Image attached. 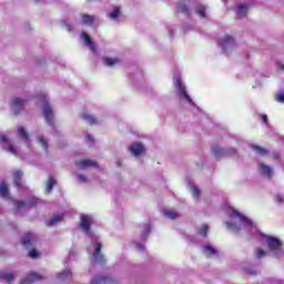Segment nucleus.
Here are the masks:
<instances>
[{
  "mask_svg": "<svg viewBox=\"0 0 284 284\" xmlns=\"http://www.w3.org/2000/svg\"><path fill=\"white\" fill-rule=\"evenodd\" d=\"M229 213L235 219V222H225L230 231H245L246 233H251V235L257 240H262L264 237L270 255L273 257H282L284 255L283 242H281L278 237L261 233L256 224L252 222L250 217H246V215H242L236 209H229Z\"/></svg>",
  "mask_w": 284,
  "mask_h": 284,
  "instance_id": "f257e3e1",
  "label": "nucleus"
},
{
  "mask_svg": "<svg viewBox=\"0 0 284 284\" xmlns=\"http://www.w3.org/2000/svg\"><path fill=\"white\" fill-rule=\"evenodd\" d=\"M93 222L94 220L92 215H81L80 227L87 233L93 244L92 262H97V264H105V257L103 253H101V240H99V237L91 231V224H93Z\"/></svg>",
  "mask_w": 284,
  "mask_h": 284,
  "instance_id": "f03ea898",
  "label": "nucleus"
},
{
  "mask_svg": "<svg viewBox=\"0 0 284 284\" xmlns=\"http://www.w3.org/2000/svg\"><path fill=\"white\" fill-rule=\"evenodd\" d=\"M37 103L42 105V114L44 116L45 123L50 125L51 128H54V119H55V113L49 103V97L45 94V92H40L37 95Z\"/></svg>",
  "mask_w": 284,
  "mask_h": 284,
  "instance_id": "7ed1b4c3",
  "label": "nucleus"
},
{
  "mask_svg": "<svg viewBox=\"0 0 284 284\" xmlns=\"http://www.w3.org/2000/svg\"><path fill=\"white\" fill-rule=\"evenodd\" d=\"M173 83L176 88L180 99H183L184 101H186V103H190V105H195L193 99L190 97V94H187L186 85L185 83H183L181 77H174Z\"/></svg>",
  "mask_w": 284,
  "mask_h": 284,
  "instance_id": "20e7f679",
  "label": "nucleus"
},
{
  "mask_svg": "<svg viewBox=\"0 0 284 284\" xmlns=\"http://www.w3.org/2000/svg\"><path fill=\"white\" fill-rule=\"evenodd\" d=\"M219 47L222 49V52L227 53L236 47V41L231 34H225L219 40Z\"/></svg>",
  "mask_w": 284,
  "mask_h": 284,
  "instance_id": "39448f33",
  "label": "nucleus"
},
{
  "mask_svg": "<svg viewBox=\"0 0 284 284\" xmlns=\"http://www.w3.org/2000/svg\"><path fill=\"white\" fill-rule=\"evenodd\" d=\"M29 99H21L20 97H14L11 101V111L13 114H21L27 105Z\"/></svg>",
  "mask_w": 284,
  "mask_h": 284,
  "instance_id": "423d86ee",
  "label": "nucleus"
},
{
  "mask_svg": "<svg viewBox=\"0 0 284 284\" xmlns=\"http://www.w3.org/2000/svg\"><path fill=\"white\" fill-rule=\"evenodd\" d=\"M212 152L215 155V159H222V156H233V154H236V150L234 148L223 149L219 145H214L212 148Z\"/></svg>",
  "mask_w": 284,
  "mask_h": 284,
  "instance_id": "0eeeda50",
  "label": "nucleus"
},
{
  "mask_svg": "<svg viewBox=\"0 0 284 284\" xmlns=\"http://www.w3.org/2000/svg\"><path fill=\"white\" fill-rule=\"evenodd\" d=\"M150 233H151V224H145L142 231V234L140 236V242H135V247L138 248V251L142 253L145 251L144 242L145 240H148Z\"/></svg>",
  "mask_w": 284,
  "mask_h": 284,
  "instance_id": "6e6552de",
  "label": "nucleus"
},
{
  "mask_svg": "<svg viewBox=\"0 0 284 284\" xmlns=\"http://www.w3.org/2000/svg\"><path fill=\"white\" fill-rule=\"evenodd\" d=\"M17 211H21L24 207H32L41 204V200L39 197H29V200H21L19 202H14Z\"/></svg>",
  "mask_w": 284,
  "mask_h": 284,
  "instance_id": "1a4fd4ad",
  "label": "nucleus"
},
{
  "mask_svg": "<svg viewBox=\"0 0 284 284\" xmlns=\"http://www.w3.org/2000/svg\"><path fill=\"white\" fill-rule=\"evenodd\" d=\"M22 178H23V171H21L20 169H17L16 171H13V180H14L16 186L19 189V191H28V186L23 184Z\"/></svg>",
  "mask_w": 284,
  "mask_h": 284,
  "instance_id": "9d476101",
  "label": "nucleus"
},
{
  "mask_svg": "<svg viewBox=\"0 0 284 284\" xmlns=\"http://www.w3.org/2000/svg\"><path fill=\"white\" fill-rule=\"evenodd\" d=\"M2 148L6 152H8L9 154H12L13 156H19V150L18 148H16L13 145V143H10L7 139V136H4L2 134Z\"/></svg>",
  "mask_w": 284,
  "mask_h": 284,
  "instance_id": "9b49d317",
  "label": "nucleus"
},
{
  "mask_svg": "<svg viewBox=\"0 0 284 284\" xmlns=\"http://www.w3.org/2000/svg\"><path fill=\"white\" fill-rule=\"evenodd\" d=\"M257 171L261 173V175H264V178L268 179H271L274 173L273 166H270V164H265V162H258Z\"/></svg>",
  "mask_w": 284,
  "mask_h": 284,
  "instance_id": "f8f14e48",
  "label": "nucleus"
},
{
  "mask_svg": "<svg viewBox=\"0 0 284 284\" xmlns=\"http://www.w3.org/2000/svg\"><path fill=\"white\" fill-rule=\"evenodd\" d=\"M75 165L80 169L98 168V162L95 160H79V162H75Z\"/></svg>",
  "mask_w": 284,
  "mask_h": 284,
  "instance_id": "ddd939ff",
  "label": "nucleus"
},
{
  "mask_svg": "<svg viewBox=\"0 0 284 284\" xmlns=\"http://www.w3.org/2000/svg\"><path fill=\"white\" fill-rule=\"evenodd\" d=\"M130 152L133 156H141L145 152V148L141 143H132L130 145Z\"/></svg>",
  "mask_w": 284,
  "mask_h": 284,
  "instance_id": "4468645a",
  "label": "nucleus"
},
{
  "mask_svg": "<svg viewBox=\"0 0 284 284\" xmlns=\"http://www.w3.org/2000/svg\"><path fill=\"white\" fill-rule=\"evenodd\" d=\"M39 280H43V277L39 275V273H29L27 277L21 280L20 284H33V282H38Z\"/></svg>",
  "mask_w": 284,
  "mask_h": 284,
  "instance_id": "2eb2a0df",
  "label": "nucleus"
},
{
  "mask_svg": "<svg viewBox=\"0 0 284 284\" xmlns=\"http://www.w3.org/2000/svg\"><path fill=\"white\" fill-rule=\"evenodd\" d=\"M81 38L83 39L84 43L92 50V52H97V45L94 41H92L90 34L88 32L83 31L81 34Z\"/></svg>",
  "mask_w": 284,
  "mask_h": 284,
  "instance_id": "dca6fc26",
  "label": "nucleus"
},
{
  "mask_svg": "<svg viewBox=\"0 0 284 284\" xmlns=\"http://www.w3.org/2000/svg\"><path fill=\"white\" fill-rule=\"evenodd\" d=\"M62 220H64V213H59V214L52 215V217H50V220H47L45 224L48 226H53L54 224L62 222Z\"/></svg>",
  "mask_w": 284,
  "mask_h": 284,
  "instance_id": "f3484780",
  "label": "nucleus"
},
{
  "mask_svg": "<svg viewBox=\"0 0 284 284\" xmlns=\"http://www.w3.org/2000/svg\"><path fill=\"white\" fill-rule=\"evenodd\" d=\"M91 284H118V282H114V280H111L110 277H93L91 280Z\"/></svg>",
  "mask_w": 284,
  "mask_h": 284,
  "instance_id": "a211bd4d",
  "label": "nucleus"
},
{
  "mask_svg": "<svg viewBox=\"0 0 284 284\" xmlns=\"http://www.w3.org/2000/svg\"><path fill=\"white\" fill-rule=\"evenodd\" d=\"M102 61H103L104 65L113 67V65H116L118 63H120L121 59H120V57H103Z\"/></svg>",
  "mask_w": 284,
  "mask_h": 284,
  "instance_id": "6ab92c4d",
  "label": "nucleus"
},
{
  "mask_svg": "<svg viewBox=\"0 0 284 284\" xmlns=\"http://www.w3.org/2000/svg\"><path fill=\"white\" fill-rule=\"evenodd\" d=\"M18 136L27 143L28 148H30V139L27 130L22 126L18 128Z\"/></svg>",
  "mask_w": 284,
  "mask_h": 284,
  "instance_id": "aec40b11",
  "label": "nucleus"
},
{
  "mask_svg": "<svg viewBox=\"0 0 284 284\" xmlns=\"http://www.w3.org/2000/svg\"><path fill=\"white\" fill-rule=\"evenodd\" d=\"M73 275L71 273V271H62L61 273H58L57 278L60 282H69L70 280H72Z\"/></svg>",
  "mask_w": 284,
  "mask_h": 284,
  "instance_id": "412c9836",
  "label": "nucleus"
},
{
  "mask_svg": "<svg viewBox=\"0 0 284 284\" xmlns=\"http://www.w3.org/2000/svg\"><path fill=\"white\" fill-rule=\"evenodd\" d=\"M33 239H34V235L32 233H26V235H23L21 242H22L23 246L29 248V246H32Z\"/></svg>",
  "mask_w": 284,
  "mask_h": 284,
  "instance_id": "4be33fe9",
  "label": "nucleus"
},
{
  "mask_svg": "<svg viewBox=\"0 0 284 284\" xmlns=\"http://www.w3.org/2000/svg\"><path fill=\"white\" fill-rule=\"evenodd\" d=\"M248 7H246L245 4H237L236 14L237 17H240V19H243V17H246V14L248 13Z\"/></svg>",
  "mask_w": 284,
  "mask_h": 284,
  "instance_id": "5701e85b",
  "label": "nucleus"
},
{
  "mask_svg": "<svg viewBox=\"0 0 284 284\" xmlns=\"http://www.w3.org/2000/svg\"><path fill=\"white\" fill-rule=\"evenodd\" d=\"M81 22L85 26H93L94 18L93 16H88V13H81Z\"/></svg>",
  "mask_w": 284,
  "mask_h": 284,
  "instance_id": "b1692460",
  "label": "nucleus"
},
{
  "mask_svg": "<svg viewBox=\"0 0 284 284\" xmlns=\"http://www.w3.org/2000/svg\"><path fill=\"white\" fill-rule=\"evenodd\" d=\"M203 253L206 256L217 255L216 248H214V246H211V244H206V246H203Z\"/></svg>",
  "mask_w": 284,
  "mask_h": 284,
  "instance_id": "393cba45",
  "label": "nucleus"
},
{
  "mask_svg": "<svg viewBox=\"0 0 284 284\" xmlns=\"http://www.w3.org/2000/svg\"><path fill=\"white\" fill-rule=\"evenodd\" d=\"M81 116L84 121H87V123H90V125H93L94 123H98L95 116H93L92 114H89V112H83L81 114Z\"/></svg>",
  "mask_w": 284,
  "mask_h": 284,
  "instance_id": "a878e982",
  "label": "nucleus"
},
{
  "mask_svg": "<svg viewBox=\"0 0 284 284\" xmlns=\"http://www.w3.org/2000/svg\"><path fill=\"white\" fill-rule=\"evenodd\" d=\"M207 7H205L204 4H197L195 12L196 14H199V17H203V19H205V17H207Z\"/></svg>",
  "mask_w": 284,
  "mask_h": 284,
  "instance_id": "bb28decb",
  "label": "nucleus"
},
{
  "mask_svg": "<svg viewBox=\"0 0 284 284\" xmlns=\"http://www.w3.org/2000/svg\"><path fill=\"white\" fill-rule=\"evenodd\" d=\"M2 197H6L7 200H11L10 189L7 182H4L3 180H2Z\"/></svg>",
  "mask_w": 284,
  "mask_h": 284,
  "instance_id": "cd10ccee",
  "label": "nucleus"
},
{
  "mask_svg": "<svg viewBox=\"0 0 284 284\" xmlns=\"http://www.w3.org/2000/svg\"><path fill=\"white\" fill-rule=\"evenodd\" d=\"M54 184H57V180L51 175L47 182L45 193H51Z\"/></svg>",
  "mask_w": 284,
  "mask_h": 284,
  "instance_id": "c85d7f7f",
  "label": "nucleus"
},
{
  "mask_svg": "<svg viewBox=\"0 0 284 284\" xmlns=\"http://www.w3.org/2000/svg\"><path fill=\"white\" fill-rule=\"evenodd\" d=\"M252 150H254L256 154H260V156H266V154H268L267 150L261 148L260 145H252Z\"/></svg>",
  "mask_w": 284,
  "mask_h": 284,
  "instance_id": "c756f323",
  "label": "nucleus"
},
{
  "mask_svg": "<svg viewBox=\"0 0 284 284\" xmlns=\"http://www.w3.org/2000/svg\"><path fill=\"white\" fill-rule=\"evenodd\" d=\"M209 231H210V226L207 224H201V226L197 230L199 235H203V237L207 236Z\"/></svg>",
  "mask_w": 284,
  "mask_h": 284,
  "instance_id": "7c9ffc66",
  "label": "nucleus"
},
{
  "mask_svg": "<svg viewBox=\"0 0 284 284\" xmlns=\"http://www.w3.org/2000/svg\"><path fill=\"white\" fill-rule=\"evenodd\" d=\"M178 11H181V13H183V14H190L191 13L187 4H183V2H179Z\"/></svg>",
  "mask_w": 284,
  "mask_h": 284,
  "instance_id": "2f4dec72",
  "label": "nucleus"
},
{
  "mask_svg": "<svg viewBox=\"0 0 284 284\" xmlns=\"http://www.w3.org/2000/svg\"><path fill=\"white\" fill-rule=\"evenodd\" d=\"M120 14H121L120 7H114L113 11H111V13H109V18L110 19H119Z\"/></svg>",
  "mask_w": 284,
  "mask_h": 284,
  "instance_id": "473e14b6",
  "label": "nucleus"
},
{
  "mask_svg": "<svg viewBox=\"0 0 284 284\" xmlns=\"http://www.w3.org/2000/svg\"><path fill=\"white\" fill-rule=\"evenodd\" d=\"M268 253L266 251H263V248H257L255 252L256 260H262L263 257H266Z\"/></svg>",
  "mask_w": 284,
  "mask_h": 284,
  "instance_id": "72a5a7b5",
  "label": "nucleus"
},
{
  "mask_svg": "<svg viewBox=\"0 0 284 284\" xmlns=\"http://www.w3.org/2000/svg\"><path fill=\"white\" fill-rule=\"evenodd\" d=\"M38 141L43 150H49V141H47V139H44V136H39Z\"/></svg>",
  "mask_w": 284,
  "mask_h": 284,
  "instance_id": "f704fd0d",
  "label": "nucleus"
},
{
  "mask_svg": "<svg viewBox=\"0 0 284 284\" xmlns=\"http://www.w3.org/2000/svg\"><path fill=\"white\" fill-rule=\"evenodd\" d=\"M191 191H192L193 197H200L201 189L199 186H196V184H192Z\"/></svg>",
  "mask_w": 284,
  "mask_h": 284,
  "instance_id": "c9c22d12",
  "label": "nucleus"
},
{
  "mask_svg": "<svg viewBox=\"0 0 284 284\" xmlns=\"http://www.w3.org/2000/svg\"><path fill=\"white\" fill-rule=\"evenodd\" d=\"M275 101L278 103H284V90H280L275 93Z\"/></svg>",
  "mask_w": 284,
  "mask_h": 284,
  "instance_id": "e433bc0d",
  "label": "nucleus"
},
{
  "mask_svg": "<svg viewBox=\"0 0 284 284\" xmlns=\"http://www.w3.org/2000/svg\"><path fill=\"white\" fill-rule=\"evenodd\" d=\"M6 281L8 283L13 282L14 277L12 275V273H2V281Z\"/></svg>",
  "mask_w": 284,
  "mask_h": 284,
  "instance_id": "4c0bfd02",
  "label": "nucleus"
},
{
  "mask_svg": "<svg viewBox=\"0 0 284 284\" xmlns=\"http://www.w3.org/2000/svg\"><path fill=\"white\" fill-rule=\"evenodd\" d=\"M166 217H170V220H176L179 217V213L176 211H165Z\"/></svg>",
  "mask_w": 284,
  "mask_h": 284,
  "instance_id": "58836bf2",
  "label": "nucleus"
},
{
  "mask_svg": "<svg viewBox=\"0 0 284 284\" xmlns=\"http://www.w3.org/2000/svg\"><path fill=\"white\" fill-rule=\"evenodd\" d=\"M40 253L39 251H37V248H32L30 252H29V257H31L32 260H37L39 257Z\"/></svg>",
  "mask_w": 284,
  "mask_h": 284,
  "instance_id": "ea45409f",
  "label": "nucleus"
},
{
  "mask_svg": "<svg viewBox=\"0 0 284 284\" xmlns=\"http://www.w3.org/2000/svg\"><path fill=\"white\" fill-rule=\"evenodd\" d=\"M275 202H277L278 204H284V195H283V193H277L275 195Z\"/></svg>",
  "mask_w": 284,
  "mask_h": 284,
  "instance_id": "a19ab883",
  "label": "nucleus"
},
{
  "mask_svg": "<svg viewBox=\"0 0 284 284\" xmlns=\"http://www.w3.org/2000/svg\"><path fill=\"white\" fill-rule=\"evenodd\" d=\"M260 119H261L262 123H264L265 125H268L267 114H260Z\"/></svg>",
  "mask_w": 284,
  "mask_h": 284,
  "instance_id": "79ce46f5",
  "label": "nucleus"
},
{
  "mask_svg": "<svg viewBox=\"0 0 284 284\" xmlns=\"http://www.w3.org/2000/svg\"><path fill=\"white\" fill-rule=\"evenodd\" d=\"M78 179H79V182L81 183L88 182L87 175H83L82 173H79Z\"/></svg>",
  "mask_w": 284,
  "mask_h": 284,
  "instance_id": "37998d69",
  "label": "nucleus"
},
{
  "mask_svg": "<svg viewBox=\"0 0 284 284\" xmlns=\"http://www.w3.org/2000/svg\"><path fill=\"white\" fill-rule=\"evenodd\" d=\"M246 273H247V275H257V273H260V271H253L252 268H246Z\"/></svg>",
  "mask_w": 284,
  "mask_h": 284,
  "instance_id": "c03bdc74",
  "label": "nucleus"
},
{
  "mask_svg": "<svg viewBox=\"0 0 284 284\" xmlns=\"http://www.w3.org/2000/svg\"><path fill=\"white\" fill-rule=\"evenodd\" d=\"M87 141L89 143H94V139H93V136H91V134H87Z\"/></svg>",
  "mask_w": 284,
  "mask_h": 284,
  "instance_id": "a18cd8bd",
  "label": "nucleus"
},
{
  "mask_svg": "<svg viewBox=\"0 0 284 284\" xmlns=\"http://www.w3.org/2000/svg\"><path fill=\"white\" fill-rule=\"evenodd\" d=\"M64 28H67V30L71 31L73 30V28L71 27V24H69V22H63Z\"/></svg>",
  "mask_w": 284,
  "mask_h": 284,
  "instance_id": "49530a36",
  "label": "nucleus"
},
{
  "mask_svg": "<svg viewBox=\"0 0 284 284\" xmlns=\"http://www.w3.org/2000/svg\"><path fill=\"white\" fill-rule=\"evenodd\" d=\"M168 30H169L170 37H173V34H174L173 28H168Z\"/></svg>",
  "mask_w": 284,
  "mask_h": 284,
  "instance_id": "de8ad7c7",
  "label": "nucleus"
},
{
  "mask_svg": "<svg viewBox=\"0 0 284 284\" xmlns=\"http://www.w3.org/2000/svg\"><path fill=\"white\" fill-rule=\"evenodd\" d=\"M277 67H278L281 70H284V63L278 62V63H277Z\"/></svg>",
  "mask_w": 284,
  "mask_h": 284,
  "instance_id": "09e8293b",
  "label": "nucleus"
},
{
  "mask_svg": "<svg viewBox=\"0 0 284 284\" xmlns=\"http://www.w3.org/2000/svg\"><path fill=\"white\" fill-rule=\"evenodd\" d=\"M74 251H70L69 256L72 257Z\"/></svg>",
  "mask_w": 284,
  "mask_h": 284,
  "instance_id": "8fccbe9b",
  "label": "nucleus"
},
{
  "mask_svg": "<svg viewBox=\"0 0 284 284\" xmlns=\"http://www.w3.org/2000/svg\"><path fill=\"white\" fill-rule=\"evenodd\" d=\"M275 159H280V153H276Z\"/></svg>",
  "mask_w": 284,
  "mask_h": 284,
  "instance_id": "3c124183",
  "label": "nucleus"
},
{
  "mask_svg": "<svg viewBox=\"0 0 284 284\" xmlns=\"http://www.w3.org/2000/svg\"><path fill=\"white\" fill-rule=\"evenodd\" d=\"M34 2H41V0H34Z\"/></svg>",
  "mask_w": 284,
  "mask_h": 284,
  "instance_id": "603ef678",
  "label": "nucleus"
}]
</instances>
